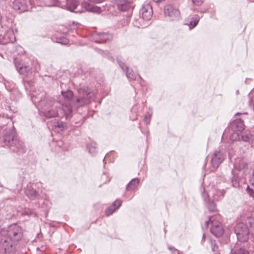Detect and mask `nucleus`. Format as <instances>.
<instances>
[{"mask_svg": "<svg viewBox=\"0 0 254 254\" xmlns=\"http://www.w3.org/2000/svg\"><path fill=\"white\" fill-rule=\"evenodd\" d=\"M152 111L148 112L145 115L144 118V122L146 123V125H148L150 123L151 118L152 116Z\"/></svg>", "mask_w": 254, "mask_h": 254, "instance_id": "nucleus-36", "label": "nucleus"}, {"mask_svg": "<svg viewBox=\"0 0 254 254\" xmlns=\"http://www.w3.org/2000/svg\"><path fill=\"white\" fill-rule=\"evenodd\" d=\"M6 235L11 241L18 242L23 237L22 228L16 223L10 225L7 228Z\"/></svg>", "mask_w": 254, "mask_h": 254, "instance_id": "nucleus-5", "label": "nucleus"}, {"mask_svg": "<svg viewBox=\"0 0 254 254\" xmlns=\"http://www.w3.org/2000/svg\"><path fill=\"white\" fill-rule=\"evenodd\" d=\"M26 195L30 199L34 200L38 197L39 193L33 188L27 186L25 190Z\"/></svg>", "mask_w": 254, "mask_h": 254, "instance_id": "nucleus-23", "label": "nucleus"}, {"mask_svg": "<svg viewBox=\"0 0 254 254\" xmlns=\"http://www.w3.org/2000/svg\"><path fill=\"white\" fill-rule=\"evenodd\" d=\"M153 0L156 2H160L161 1H163L164 0Z\"/></svg>", "mask_w": 254, "mask_h": 254, "instance_id": "nucleus-53", "label": "nucleus"}, {"mask_svg": "<svg viewBox=\"0 0 254 254\" xmlns=\"http://www.w3.org/2000/svg\"><path fill=\"white\" fill-rule=\"evenodd\" d=\"M5 109L9 111H12V113H15L16 112V110L11 109V107L10 106H7V107H5Z\"/></svg>", "mask_w": 254, "mask_h": 254, "instance_id": "nucleus-46", "label": "nucleus"}, {"mask_svg": "<svg viewBox=\"0 0 254 254\" xmlns=\"http://www.w3.org/2000/svg\"><path fill=\"white\" fill-rule=\"evenodd\" d=\"M59 6L76 13L83 12L84 10L98 14L102 11L100 7L92 5L87 1L82 2L81 7H79V1L77 0H65L63 4L60 3Z\"/></svg>", "mask_w": 254, "mask_h": 254, "instance_id": "nucleus-2", "label": "nucleus"}, {"mask_svg": "<svg viewBox=\"0 0 254 254\" xmlns=\"http://www.w3.org/2000/svg\"><path fill=\"white\" fill-rule=\"evenodd\" d=\"M58 43L63 45H66L68 43V40L66 38H60Z\"/></svg>", "mask_w": 254, "mask_h": 254, "instance_id": "nucleus-42", "label": "nucleus"}, {"mask_svg": "<svg viewBox=\"0 0 254 254\" xmlns=\"http://www.w3.org/2000/svg\"><path fill=\"white\" fill-rule=\"evenodd\" d=\"M13 126L3 129V142L5 145L10 147V149L14 152L22 154L25 152V146L24 143L17 140Z\"/></svg>", "mask_w": 254, "mask_h": 254, "instance_id": "nucleus-3", "label": "nucleus"}, {"mask_svg": "<svg viewBox=\"0 0 254 254\" xmlns=\"http://www.w3.org/2000/svg\"><path fill=\"white\" fill-rule=\"evenodd\" d=\"M235 233L239 242H246L249 238L250 231L248 226L243 223H238L235 227Z\"/></svg>", "mask_w": 254, "mask_h": 254, "instance_id": "nucleus-7", "label": "nucleus"}, {"mask_svg": "<svg viewBox=\"0 0 254 254\" xmlns=\"http://www.w3.org/2000/svg\"><path fill=\"white\" fill-rule=\"evenodd\" d=\"M87 1L91 3H99L105 1V0H87Z\"/></svg>", "mask_w": 254, "mask_h": 254, "instance_id": "nucleus-44", "label": "nucleus"}, {"mask_svg": "<svg viewBox=\"0 0 254 254\" xmlns=\"http://www.w3.org/2000/svg\"><path fill=\"white\" fill-rule=\"evenodd\" d=\"M225 191H224V190H217L216 191L215 193H214L213 196H214V199H217V200L221 199L223 197V196L225 194Z\"/></svg>", "mask_w": 254, "mask_h": 254, "instance_id": "nucleus-34", "label": "nucleus"}, {"mask_svg": "<svg viewBox=\"0 0 254 254\" xmlns=\"http://www.w3.org/2000/svg\"><path fill=\"white\" fill-rule=\"evenodd\" d=\"M33 214H35V212L33 210L31 209H25L23 211L22 213V215H28L30 216Z\"/></svg>", "mask_w": 254, "mask_h": 254, "instance_id": "nucleus-38", "label": "nucleus"}, {"mask_svg": "<svg viewBox=\"0 0 254 254\" xmlns=\"http://www.w3.org/2000/svg\"><path fill=\"white\" fill-rule=\"evenodd\" d=\"M133 24L135 27L144 28L148 26V21L143 19L141 16V17H140L139 19L134 20L133 22Z\"/></svg>", "mask_w": 254, "mask_h": 254, "instance_id": "nucleus-25", "label": "nucleus"}, {"mask_svg": "<svg viewBox=\"0 0 254 254\" xmlns=\"http://www.w3.org/2000/svg\"><path fill=\"white\" fill-rule=\"evenodd\" d=\"M205 166H206V164L205 163V164H204V165L203 166V168H204V167H205Z\"/></svg>", "mask_w": 254, "mask_h": 254, "instance_id": "nucleus-60", "label": "nucleus"}, {"mask_svg": "<svg viewBox=\"0 0 254 254\" xmlns=\"http://www.w3.org/2000/svg\"><path fill=\"white\" fill-rule=\"evenodd\" d=\"M248 223L250 225L251 228L254 230V217L248 216Z\"/></svg>", "mask_w": 254, "mask_h": 254, "instance_id": "nucleus-37", "label": "nucleus"}, {"mask_svg": "<svg viewBox=\"0 0 254 254\" xmlns=\"http://www.w3.org/2000/svg\"><path fill=\"white\" fill-rule=\"evenodd\" d=\"M136 110H137V106L136 105L132 107V109H131V112H135Z\"/></svg>", "mask_w": 254, "mask_h": 254, "instance_id": "nucleus-50", "label": "nucleus"}, {"mask_svg": "<svg viewBox=\"0 0 254 254\" xmlns=\"http://www.w3.org/2000/svg\"><path fill=\"white\" fill-rule=\"evenodd\" d=\"M227 131L229 132V137L232 141H240L241 136V132L239 131H232L230 130H228L226 129L224 131V134H226Z\"/></svg>", "mask_w": 254, "mask_h": 254, "instance_id": "nucleus-24", "label": "nucleus"}, {"mask_svg": "<svg viewBox=\"0 0 254 254\" xmlns=\"http://www.w3.org/2000/svg\"><path fill=\"white\" fill-rule=\"evenodd\" d=\"M234 167L235 169L239 171H243L245 174L247 173L248 168V164L244 159H241L239 160V162H236L234 164Z\"/></svg>", "mask_w": 254, "mask_h": 254, "instance_id": "nucleus-20", "label": "nucleus"}, {"mask_svg": "<svg viewBox=\"0 0 254 254\" xmlns=\"http://www.w3.org/2000/svg\"><path fill=\"white\" fill-rule=\"evenodd\" d=\"M199 16L198 15H194L190 18V21L187 24V25L190 26H191L192 27H194L197 25L199 21Z\"/></svg>", "mask_w": 254, "mask_h": 254, "instance_id": "nucleus-30", "label": "nucleus"}, {"mask_svg": "<svg viewBox=\"0 0 254 254\" xmlns=\"http://www.w3.org/2000/svg\"><path fill=\"white\" fill-rule=\"evenodd\" d=\"M165 14L171 21L179 20L181 18L180 11L171 5H168L164 8Z\"/></svg>", "mask_w": 254, "mask_h": 254, "instance_id": "nucleus-11", "label": "nucleus"}, {"mask_svg": "<svg viewBox=\"0 0 254 254\" xmlns=\"http://www.w3.org/2000/svg\"><path fill=\"white\" fill-rule=\"evenodd\" d=\"M33 4H36L34 0H14L12 7L15 10L19 11V13H21L28 10Z\"/></svg>", "mask_w": 254, "mask_h": 254, "instance_id": "nucleus-8", "label": "nucleus"}, {"mask_svg": "<svg viewBox=\"0 0 254 254\" xmlns=\"http://www.w3.org/2000/svg\"><path fill=\"white\" fill-rule=\"evenodd\" d=\"M15 66L17 71L21 74H23L25 76H28L31 74V69L27 65L22 63L18 60H14Z\"/></svg>", "mask_w": 254, "mask_h": 254, "instance_id": "nucleus-13", "label": "nucleus"}, {"mask_svg": "<svg viewBox=\"0 0 254 254\" xmlns=\"http://www.w3.org/2000/svg\"><path fill=\"white\" fill-rule=\"evenodd\" d=\"M211 249L212 251H217L218 249V246L216 245L215 241L211 240Z\"/></svg>", "mask_w": 254, "mask_h": 254, "instance_id": "nucleus-40", "label": "nucleus"}, {"mask_svg": "<svg viewBox=\"0 0 254 254\" xmlns=\"http://www.w3.org/2000/svg\"><path fill=\"white\" fill-rule=\"evenodd\" d=\"M251 144H252V146L254 147V137L253 138V139H252V141H251Z\"/></svg>", "mask_w": 254, "mask_h": 254, "instance_id": "nucleus-52", "label": "nucleus"}, {"mask_svg": "<svg viewBox=\"0 0 254 254\" xmlns=\"http://www.w3.org/2000/svg\"><path fill=\"white\" fill-rule=\"evenodd\" d=\"M139 128H140L141 129V127H140V123H139Z\"/></svg>", "mask_w": 254, "mask_h": 254, "instance_id": "nucleus-57", "label": "nucleus"}, {"mask_svg": "<svg viewBox=\"0 0 254 254\" xmlns=\"http://www.w3.org/2000/svg\"><path fill=\"white\" fill-rule=\"evenodd\" d=\"M122 201L119 199L116 200L112 205L106 210V215L109 216L115 212L122 205Z\"/></svg>", "mask_w": 254, "mask_h": 254, "instance_id": "nucleus-22", "label": "nucleus"}, {"mask_svg": "<svg viewBox=\"0 0 254 254\" xmlns=\"http://www.w3.org/2000/svg\"><path fill=\"white\" fill-rule=\"evenodd\" d=\"M77 91L79 95L75 100L73 99V93L70 90L61 91V97L63 101L60 102L63 106H65V108H63V110L66 119L71 117L72 107L79 108L88 104L94 98L96 94L94 90L88 87L80 88Z\"/></svg>", "mask_w": 254, "mask_h": 254, "instance_id": "nucleus-1", "label": "nucleus"}, {"mask_svg": "<svg viewBox=\"0 0 254 254\" xmlns=\"http://www.w3.org/2000/svg\"><path fill=\"white\" fill-rule=\"evenodd\" d=\"M168 249L170 250V251H179L178 250H177L175 247H168Z\"/></svg>", "mask_w": 254, "mask_h": 254, "instance_id": "nucleus-47", "label": "nucleus"}, {"mask_svg": "<svg viewBox=\"0 0 254 254\" xmlns=\"http://www.w3.org/2000/svg\"><path fill=\"white\" fill-rule=\"evenodd\" d=\"M130 118H131V120H132V121H134V120H135L137 119V118H136V116H135V117H134V118H132L131 117Z\"/></svg>", "mask_w": 254, "mask_h": 254, "instance_id": "nucleus-55", "label": "nucleus"}, {"mask_svg": "<svg viewBox=\"0 0 254 254\" xmlns=\"http://www.w3.org/2000/svg\"><path fill=\"white\" fill-rule=\"evenodd\" d=\"M13 118L11 115H7L6 119L4 117H0V130L2 129L5 124H7L8 122L5 120H11Z\"/></svg>", "mask_w": 254, "mask_h": 254, "instance_id": "nucleus-32", "label": "nucleus"}, {"mask_svg": "<svg viewBox=\"0 0 254 254\" xmlns=\"http://www.w3.org/2000/svg\"><path fill=\"white\" fill-rule=\"evenodd\" d=\"M204 239H205V235L203 234V236H202V241L201 242H203L204 241Z\"/></svg>", "mask_w": 254, "mask_h": 254, "instance_id": "nucleus-54", "label": "nucleus"}, {"mask_svg": "<svg viewBox=\"0 0 254 254\" xmlns=\"http://www.w3.org/2000/svg\"><path fill=\"white\" fill-rule=\"evenodd\" d=\"M193 3L196 5L199 6L203 2V0H192Z\"/></svg>", "mask_w": 254, "mask_h": 254, "instance_id": "nucleus-43", "label": "nucleus"}, {"mask_svg": "<svg viewBox=\"0 0 254 254\" xmlns=\"http://www.w3.org/2000/svg\"><path fill=\"white\" fill-rule=\"evenodd\" d=\"M211 232L216 237H221L224 233L221 223L219 222L213 223L211 228Z\"/></svg>", "mask_w": 254, "mask_h": 254, "instance_id": "nucleus-19", "label": "nucleus"}, {"mask_svg": "<svg viewBox=\"0 0 254 254\" xmlns=\"http://www.w3.org/2000/svg\"><path fill=\"white\" fill-rule=\"evenodd\" d=\"M14 243L7 238H1L0 241V253L6 254L12 252L15 249Z\"/></svg>", "mask_w": 254, "mask_h": 254, "instance_id": "nucleus-10", "label": "nucleus"}, {"mask_svg": "<svg viewBox=\"0 0 254 254\" xmlns=\"http://www.w3.org/2000/svg\"><path fill=\"white\" fill-rule=\"evenodd\" d=\"M241 217H243L244 218H245V216H241Z\"/></svg>", "mask_w": 254, "mask_h": 254, "instance_id": "nucleus-61", "label": "nucleus"}, {"mask_svg": "<svg viewBox=\"0 0 254 254\" xmlns=\"http://www.w3.org/2000/svg\"><path fill=\"white\" fill-rule=\"evenodd\" d=\"M87 148L88 149L89 152L92 155H94L96 151V147L95 143H91L87 145Z\"/></svg>", "mask_w": 254, "mask_h": 254, "instance_id": "nucleus-35", "label": "nucleus"}, {"mask_svg": "<svg viewBox=\"0 0 254 254\" xmlns=\"http://www.w3.org/2000/svg\"><path fill=\"white\" fill-rule=\"evenodd\" d=\"M139 184V180L138 178L132 179L127 185L126 190V193L125 196L129 199H131L133 197V193L137 189Z\"/></svg>", "mask_w": 254, "mask_h": 254, "instance_id": "nucleus-12", "label": "nucleus"}, {"mask_svg": "<svg viewBox=\"0 0 254 254\" xmlns=\"http://www.w3.org/2000/svg\"><path fill=\"white\" fill-rule=\"evenodd\" d=\"M245 125L241 119H236L230 124L228 129L232 131H242Z\"/></svg>", "mask_w": 254, "mask_h": 254, "instance_id": "nucleus-17", "label": "nucleus"}, {"mask_svg": "<svg viewBox=\"0 0 254 254\" xmlns=\"http://www.w3.org/2000/svg\"><path fill=\"white\" fill-rule=\"evenodd\" d=\"M42 108V111L40 112V114L46 118H55L58 116L60 108L58 107V104H56L50 108L46 107L45 104L42 103L40 104Z\"/></svg>", "mask_w": 254, "mask_h": 254, "instance_id": "nucleus-9", "label": "nucleus"}, {"mask_svg": "<svg viewBox=\"0 0 254 254\" xmlns=\"http://www.w3.org/2000/svg\"><path fill=\"white\" fill-rule=\"evenodd\" d=\"M203 189V192H202V196L203 198V200L207 202V199L208 198V193L205 191V190L204 188H202Z\"/></svg>", "mask_w": 254, "mask_h": 254, "instance_id": "nucleus-41", "label": "nucleus"}, {"mask_svg": "<svg viewBox=\"0 0 254 254\" xmlns=\"http://www.w3.org/2000/svg\"><path fill=\"white\" fill-rule=\"evenodd\" d=\"M241 140L245 142H249L252 141L253 139V135L248 132L245 131L244 132H241Z\"/></svg>", "mask_w": 254, "mask_h": 254, "instance_id": "nucleus-29", "label": "nucleus"}, {"mask_svg": "<svg viewBox=\"0 0 254 254\" xmlns=\"http://www.w3.org/2000/svg\"><path fill=\"white\" fill-rule=\"evenodd\" d=\"M141 16L145 21H149L152 17L153 10L151 4L149 3L144 4L140 9Z\"/></svg>", "mask_w": 254, "mask_h": 254, "instance_id": "nucleus-14", "label": "nucleus"}, {"mask_svg": "<svg viewBox=\"0 0 254 254\" xmlns=\"http://www.w3.org/2000/svg\"><path fill=\"white\" fill-rule=\"evenodd\" d=\"M117 61L121 68L125 72L127 78L130 80H135L137 75L134 73L133 70L127 66L121 61L120 59L118 58Z\"/></svg>", "mask_w": 254, "mask_h": 254, "instance_id": "nucleus-15", "label": "nucleus"}, {"mask_svg": "<svg viewBox=\"0 0 254 254\" xmlns=\"http://www.w3.org/2000/svg\"><path fill=\"white\" fill-rule=\"evenodd\" d=\"M216 222L214 220V217L211 216L209 217V220L208 221H206L205 222V227L207 228L208 227V225L210 223H211L212 226L213 225V223H215Z\"/></svg>", "mask_w": 254, "mask_h": 254, "instance_id": "nucleus-39", "label": "nucleus"}, {"mask_svg": "<svg viewBox=\"0 0 254 254\" xmlns=\"http://www.w3.org/2000/svg\"><path fill=\"white\" fill-rule=\"evenodd\" d=\"M253 243H254V238L253 239Z\"/></svg>", "mask_w": 254, "mask_h": 254, "instance_id": "nucleus-62", "label": "nucleus"}, {"mask_svg": "<svg viewBox=\"0 0 254 254\" xmlns=\"http://www.w3.org/2000/svg\"><path fill=\"white\" fill-rule=\"evenodd\" d=\"M16 40L15 35L12 30H9L3 35H0V44H6L9 43L14 42Z\"/></svg>", "mask_w": 254, "mask_h": 254, "instance_id": "nucleus-16", "label": "nucleus"}, {"mask_svg": "<svg viewBox=\"0 0 254 254\" xmlns=\"http://www.w3.org/2000/svg\"><path fill=\"white\" fill-rule=\"evenodd\" d=\"M232 173L233 175V176L231 178V182L232 183V185L234 187L237 188L239 186L240 178L238 175L235 173V170H233Z\"/></svg>", "mask_w": 254, "mask_h": 254, "instance_id": "nucleus-28", "label": "nucleus"}, {"mask_svg": "<svg viewBox=\"0 0 254 254\" xmlns=\"http://www.w3.org/2000/svg\"><path fill=\"white\" fill-rule=\"evenodd\" d=\"M111 34L108 33H98L96 37L95 42L97 43H106L112 39Z\"/></svg>", "mask_w": 254, "mask_h": 254, "instance_id": "nucleus-21", "label": "nucleus"}, {"mask_svg": "<svg viewBox=\"0 0 254 254\" xmlns=\"http://www.w3.org/2000/svg\"><path fill=\"white\" fill-rule=\"evenodd\" d=\"M225 157V153L221 150H215L208 156L206 159L210 158V172L216 170L224 161Z\"/></svg>", "mask_w": 254, "mask_h": 254, "instance_id": "nucleus-6", "label": "nucleus"}, {"mask_svg": "<svg viewBox=\"0 0 254 254\" xmlns=\"http://www.w3.org/2000/svg\"><path fill=\"white\" fill-rule=\"evenodd\" d=\"M115 2L121 11H127L133 7L130 0H115Z\"/></svg>", "mask_w": 254, "mask_h": 254, "instance_id": "nucleus-18", "label": "nucleus"}, {"mask_svg": "<svg viewBox=\"0 0 254 254\" xmlns=\"http://www.w3.org/2000/svg\"><path fill=\"white\" fill-rule=\"evenodd\" d=\"M232 254H250L249 251L245 248L236 247L232 250Z\"/></svg>", "mask_w": 254, "mask_h": 254, "instance_id": "nucleus-31", "label": "nucleus"}, {"mask_svg": "<svg viewBox=\"0 0 254 254\" xmlns=\"http://www.w3.org/2000/svg\"><path fill=\"white\" fill-rule=\"evenodd\" d=\"M58 145L60 146V147H61L63 145V143L62 141H59L58 142Z\"/></svg>", "mask_w": 254, "mask_h": 254, "instance_id": "nucleus-51", "label": "nucleus"}, {"mask_svg": "<svg viewBox=\"0 0 254 254\" xmlns=\"http://www.w3.org/2000/svg\"><path fill=\"white\" fill-rule=\"evenodd\" d=\"M252 187H253L251 190L254 192V179H251L250 180Z\"/></svg>", "mask_w": 254, "mask_h": 254, "instance_id": "nucleus-45", "label": "nucleus"}, {"mask_svg": "<svg viewBox=\"0 0 254 254\" xmlns=\"http://www.w3.org/2000/svg\"><path fill=\"white\" fill-rule=\"evenodd\" d=\"M64 127V124L61 121L55 122L53 125L52 128L58 132L62 131Z\"/></svg>", "mask_w": 254, "mask_h": 254, "instance_id": "nucleus-26", "label": "nucleus"}, {"mask_svg": "<svg viewBox=\"0 0 254 254\" xmlns=\"http://www.w3.org/2000/svg\"><path fill=\"white\" fill-rule=\"evenodd\" d=\"M206 206L208 210L211 212H215L216 211V207L215 203L213 201H210L208 200L206 202Z\"/></svg>", "mask_w": 254, "mask_h": 254, "instance_id": "nucleus-33", "label": "nucleus"}, {"mask_svg": "<svg viewBox=\"0 0 254 254\" xmlns=\"http://www.w3.org/2000/svg\"><path fill=\"white\" fill-rule=\"evenodd\" d=\"M31 99L39 112L42 111L40 105L42 103L45 104V106L48 108L56 104H58V103L52 97L47 96L44 93H41L37 95H33Z\"/></svg>", "mask_w": 254, "mask_h": 254, "instance_id": "nucleus-4", "label": "nucleus"}, {"mask_svg": "<svg viewBox=\"0 0 254 254\" xmlns=\"http://www.w3.org/2000/svg\"><path fill=\"white\" fill-rule=\"evenodd\" d=\"M4 83L6 89L8 91L12 92L11 95L16 92L18 93V92L16 89H14L15 84L13 82L5 81Z\"/></svg>", "mask_w": 254, "mask_h": 254, "instance_id": "nucleus-27", "label": "nucleus"}, {"mask_svg": "<svg viewBox=\"0 0 254 254\" xmlns=\"http://www.w3.org/2000/svg\"><path fill=\"white\" fill-rule=\"evenodd\" d=\"M178 254H184V253H183L182 252H180L179 251H178Z\"/></svg>", "mask_w": 254, "mask_h": 254, "instance_id": "nucleus-56", "label": "nucleus"}, {"mask_svg": "<svg viewBox=\"0 0 254 254\" xmlns=\"http://www.w3.org/2000/svg\"><path fill=\"white\" fill-rule=\"evenodd\" d=\"M108 156V154H106V155L105 156V157H107V156Z\"/></svg>", "mask_w": 254, "mask_h": 254, "instance_id": "nucleus-58", "label": "nucleus"}, {"mask_svg": "<svg viewBox=\"0 0 254 254\" xmlns=\"http://www.w3.org/2000/svg\"><path fill=\"white\" fill-rule=\"evenodd\" d=\"M252 104H253V106H254V99H251L250 101V106H252Z\"/></svg>", "mask_w": 254, "mask_h": 254, "instance_id": "nucleus-49", "label": "nucleus"}, {"mask_svg": "<svg viewBox=\"0 0 254 254\" xmlns=\"http://www.w3.org/2000/svg\"><path fill=\"white\" fill-rule=\"evenodd\" d=\"M36 64H37V65L36 66L35 69V70H38L40 68V65L38 63L37 61H36Z\"/></svg>", "mask_w": 254, "mask_h": 254, "instance_id": "nucleus-48", "label": "nucleus"}, {"mask_svg": "<svg viewBox=\"0 0 254 254\" xmlns=\"http://www.w3.org/2000/svg\"><path fill=\"white\" fill-rule=\"evenodd\" d=\"M20 94L18 93V97H20Z\"/></svg>", "mask_w": 254, "mask_h": 254, "instance_id": "nucleus-59", "label": "nucleus"}]
</instances>
